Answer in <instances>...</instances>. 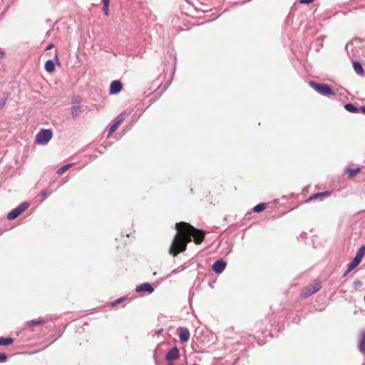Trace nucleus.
<instances>
[{"instance_id": "1", "label": "nucleus", "mask_w": 365, "mask_h": 365, "mask_svg": "<svg viewBox=\"0 0 365 365\" xmlns=\"http://www.w3.org/2000/svg\"><path fill=\"white\" fill-rule=\"evenodd\" d=\"M178 232L175 234L169 252L176 256L180 252L186 250L187 244L193 240L195 244H200L205 238V232L202 230L195 228L189 223L181 222L175 224Z\"/></svg>"}, {"instance_id": "2", "label": "nucleus", "mask_w": 365, "mask_h": 365, "mask_svg": "<svg viewBox=\"0 0 365 365\" xmlns=\"http://www.w3.org/2000/svg\"><path fill=\"white\" fill-rule=\"evenodd\" d=\"M310 86L319 93L325 96H335V93L331 86L327 84L317 83L314 81L309 82Z\"/></svg>"}, {"instance_id": "3", "label": "nucleus", "mask_w": 365, "mask_h": 365, "mask_svg": "<svg viewBox=\"0 0 365 365\" xmlns=\"http://www.w3.org/2000/svg\"><path fill=\"white\" fill-rule=\"evenodd\" d=\"M321 288L322 286L319 282H315L314 284H309L304 287L300 296L302 298H307L312 294L317 293Z\"/></svg>"}, {"instance_id": "4", "label": "nucleus", "mask_w": 365, "mask_h": 365, "mask_svg": "<svg viewBox=\"0 0 365 365\" xmlns=\"http://www.w3.org/2000/svg\"><path fill=\"white\" fill-rule=\"evenodd\" d=\"M29 205L26 202H24L21 203L17 207L12 210L7 215V219L9 220H12L18 217L23 212H24L28 207Z\"/></svg>"}, {"instance_id": "5", "label": "nucleus", "mask_w": 365, "mask_h": 365, "mask_svg": "<svg viewBox=\"0 0 365 365\" xmlns=\"http://www.w3.org/2000/svg\"><path fill=\"white\" fill-rule=\"evenodd\" d=\"M365 254V245H362L359 248L356 252L355 257L353 260L349 264L350 265V269L356 268L361 262L362 258L364 257Z\"/></svg>"}, {"instance_id": "6", "label": "nucleus", "mask_w": 365, "mask_h": 365, "mask_svg": "<svg viewBox=\"0 0 365 365\" xmlns=\"http://www.w3.org/2000/svg\"><path fill=\"white\" fill-rule=\"evenodd\" d=\"M125 118V113H120L115 120L114 123L110 125L108 137H109L110 135L113 134V132H115L118 126L121 124V123L123 121Z\"/></svg>"}, {"instance_id": "7", "label": "nucleus", "mask_w": 365, "mask_h": 365, "mask_svg": "<svg viewBox=\"0 0 365 365\" xmlns=\"http://www.w3.org/2000/svg\"><path fill=\"white\" fill-rule=\"evenodd\" d=\"M226 265L227 263L223 259H218L213 263L212 266V269L215 273L220 274L224 271V269L226 267Z\"/></svg>"}, {"instance_id": "8", "label": "nucleus", "mask_w": 365, "mask_h": 365, "mask_svg": "<svg viewBox=\"0 0 365 365\" xmlns=\"http://www.w3.org/2000/svg\"><path fill=\"white\" fill-rule=\"evenodd\" d=\"M177 332L179 335L180 341L182 343L187 342L190 338V331L186 327H179L177 329Z\"/></svg>"}, {"instance_id": "9", "label": "nucleus", "mask_w": 365, "mask_h": 365, "mask_svg": "<svg viewBox=\"0 0 365 365\" xmlns=\"http://www.w3.org/2000/svg\"><path fill=\"white\" fill-rule=\"evenodd\" d=\"M330 195V192L324 191L322 192H317L312 195L307 200H305V203L309 202L312 200H322L324 197H329Z\"/></svg>"}, {"instance_id": "10", "label": "nucleus", "mask_w": 365, "mask_h": 365, "mask_svg": "<svg viewBox=\"0 0 365 365\" xmlns=\"http://www.w3.org/2000/svg\"><path fill=\"white\" fill-rule=\"evenodd\" d=\"M179 356V349L177 347H173L166 354L165 359L168 361H172L178 359Z\"/></svg>"}, {"instance_id": "11", "label": "nucleus", "mask_w": 365, "mask_h": 365, "mask_svg": "<svg viewBox=\"0 0 365 365\" xmlns=\"http://www.w3.org/2000/svg\"><path fill=\"white\" fill-rule=\"evenodd\" d=\"M81 113V101L78 98L73 100L71 106V114L73 117H77Z\"/></svg>"}, {"instance_id": "12", "label": "nucleus", "mask_w": 365, "mask_h": 365, "mask_svg": "<svg viewBox=\"0 0 365 365\" xmlns=\"http://www.w3.org/2000/svg\"><path fill=\"white\" fill-rule=\"evenodd\" d=\"M136 292L139 293L141 292H146L148 294H151L154 292V288L152 287V285L150 283L145 282L143 283L135 288Z\"/></svg>"}, {"instance_id": "13", "label": "nucleus", "mask_w": 365, "mask_h": 365, "mask_svg": "<svg viewBox=\"0 0 365 365\" xmlns=\"http://www.w3.org/2000/svg\"><path fill=\"white\" fill-rule=\"evenodd\" d=\"M123 86L120 81H113L110 85V94L114 95L118 93L122 90Z\"/></svg>"}, {"instance_id": "14", "label": "nucleus", "mask_w": 365, "mask_h": 365, "mask_svg": "<svg viewBox=\"0 0 365 365\" xmlns=\"http://www.w3.org/2000/svg\"><path fill=\"white\" fill-rule=\"evenodd\" d=\"M353 67H354V69L355 71V72L361 76H363L364 75V68L361 66V64L358 62V61H354V63H353Z\"/></svg>"}, {"instance_id": "15", "label": "nucleus", "mask_w": 365, "mask_h": 365, "mask_svg": "<svg viewBox=\"0 0 365 365\" xmlns=\"http://www.w3.org/2000/svg\"><path fill=\"white\" fill-rule=\"evenodd\" d=\"M360 171H361L360 168H347L345 170L346 174H347L349 178H353V177L356 176V175L357 173H359Z\"/></svg>"}, {"instance_id": "16", "label": "nucleus", "mask_w": 365, "mask_h": 365, "mask_svg": "<svg viewBox=\"0 0 365 365\" xmlns=\"http://www.w3.org/2000/svg\"><path fill=\"white\" fill-rule=\"evenodd\" d=\"M358 349L361 353L365 352V331L361 334V337L358 345Z\"/></svg>"}, {"instance_id": "17", "label": "nucleus", "mask_w": 365, "mask_h": 365, "mask_svg": "<svg viewBox=\"0 0 365 365\" xmlns=\"http://www.w3.org/2000/svg\"><path fill=\"white\" fill-rule=\"evenodd\" d=\"M36 137H52V131L50 129H41Z\"/></svg>"}, {"instance_id": "18", "label": "nucleus", "mask_w": 365, "mask_h": 365, "mask_svg": "<svg viewBox=\"0 0 365 365\" xmlns=\"http://www.w3.org/2000/svg\"><path fill=\"white\" fill-rule=\"evenodd\" d=\"M45 69L48 73H52L55 69V65L53 61L48 60L45 63Z\"/></svg>"}, {"instance_id": "19", "label": "nucleus", "mask_w": 365, "mask_h": 365, "mask_svg": "<svg viewBox=\"0 0 365 365\" xmlns=\"http://www.w3.org/2000/svg\"><path fill=\"white\" fill-rule=\"evenodd\" d=\"M14 341L13 338L11 337H0V346H6L12 344Z\"/></svg>"}, {"instance_id": "20", "label": "nucleus", "mask_w": 365, "mask_h": 365, "mask_svg": "<svg viewBox=\"0 0 365 365\" xmlns=\"http://www.w3.org/2000/svg\"><path fill=\"white\" fill-rule=\"evenodd\" d=\"M344 108H345V109L347 111L351 112V113H358L360 110L359 108H358L357 107L354 106L351 103H346V104H345Z\"/></svg>"}, {"instance_id": "21", "label": "nucleus", "mask_w": 365, "mask_h": 365, "mask_svg": "<svg viewBox=\"0 0 365 365\" xmlns=\"http://www.w3.org/2000/svg\"><path fill=\"white\" fill-rule=\"evenodd\" d=\"M266 206H265V204L264 203H259V204H257V205H255L252 210L253 212H262L264 209H265Z\"/></svg>"}, {"instance_id": "22", "label": "nucleus", "mask_w": 365, "mask_h": 365, "mask_svg": "<svg viewBox=\"0 0 365 365\" xmlns=\"http://www.w3.org/2000/svg\"><path fill=\"white\" fill-rule=\"evenodd\" d=\"M72 165H73L72 163H68L63 166H61V168H59L58 169L57 173L58 175L63 174L64 172H66L67 170H68L72 166Z\"/></svg>"}, {"instance_id": "23", "label": "nucleus", "mask_w": 365, "mask_h": 365, "mask_svg": "<svg viewBox=\"0 0 365 365\" xmlns=\"http://www.w3.org/2000/svg\"><path fill=\"white\" fill-rule=\"evenodd\" d=\"M51 138H35V143L38 145H45Z\"/></svg>"}, {"instance_id": "24", "label": "nucleus", "mask_w": 365, "mask_h": 365, "mask_svg": "<svg viewBox=\"0 0 365 365\" xmlns=\"http://www.w3.org/2000/svg\"><path fill=\"white\" fill-rule=\"evenodd\" d=\"M108 145H110V144L104 141L99 147L96 148V150L100 153H103Z\"/></svg>"}, {"instance_id": "25", "label": "nucleus", "mask_w": 365, "mask_h": 365, "mask_svg": "<svg viewBox=\"0 0 365 365\" xmlns=\"http://www.w3.org/2000/svg\"><path fill=\"white\" fill-rule=\"evenodd\" d=\"M43 323V320L41 319H32L29 322H27V324L32 326H37L42 324Z\"/></svg>"}, {"instance_id": "26", "label": "nucleus", "mask_w": 365, "mask_h": 365, "mask_svg": "<svg viewBox=\"0 0 365 365\" xmlns=\"http://www.w3.org/2000/svg\"><path fill=\"white\" fill-rule=\"evenodd\" d=\"M361 285H362V282L359 279H356L353 283V287L355 289H358Z\"/></svg>"}, {"instance_id": "27", "label": "nucleus", "mask_w": 365, "mask_h": 365, "mask_svg": "<svg viewBox=\"0 0 365 365\" xmlns=\"http://www.w3.org/2000/svg\"><path fill=\"white\" fill-rule=\"evenodd\" d=\"M125 299V297H120V298L116 299L115 301L112 302V304H111L112 307H114L116 304L121 303Z\"/></svg>"}, {"instance_id": "28", "label": "nucleus", "mask_w": 365, "mask_h": 365, "mask_svg": "<svg viewBox=\"0 0 365 365\" xmlns=\"http://www.w3.org/2000/svg\"><path fill=\"white\" fill-rule=\"evenodd\" d=\"M7 360V356L5 353H0V362H5Z\"/></svg>"}, {"instance_id": "29", "label": "nucleus", "mask_w": 365, "mask_h": 365, "mask_svg": "<svg viewBox=\"0 0 365 365\" xmlns=\"http://www.w3.org/2000/svg\"><path fill=\"white\" fill-rule=\"evenodd\" d=\"M7 98H4L0 100V108H2L4 107L6 103Z\"/></svg>"}, {"instance_id": "30", "label": "nucleus", "mask_w": 365, "mask_h": 365, "mask_svg": "<svg viewBox=\"0 0 365 365\" xmlns=\"http://www.w3.org/2000/svg\"><path fill=\"white\" fill-rule=\"evenodd\" d=\"M354 269H350V265L348 264V268L345 271V272L343 274L342 277H345L347 276V274L351 272Z\"/></svg>"}, {"instance_id": "31", "label": "nucleus", "mask_w": 365, "mask_h": 365, "mask_svg": "<svg viewBox=\"0 0 365 365\" xmlns=\"http://www.w3.org/2000/svg\"><path fill=\"white\" fill-rule=\"evenodd\" d=\"M108 7H109V4H103V9L106 15H108Z\"/></svg>"}, {"instance_id": "32", "label": "nucleus", "mask_w": 365, "mask_h": 365, "mask_svg": "<svg viewBox=\"0 0 365 365\" xmlns=\"http://www.w3.org/2000/svg\"><path fill=\"white\" fill-rule=\"evenodd\" d=\"M314 0H299V2L301 4H310Z\"/></svg>"}, {"instance_id": "33", "label": "nucleus", "mask_w": 365, "mask_h": 365, "mask_svg": "<svg viewBox=\"0 0 365 365\" xmlns=\"http://www.w3.org/2000/svg\"><path fill=\"white\" fill-rule=\"evenodd\" d=\"M48 195L49 193L47 191H43L41 193V197H43V198H46Z\"/></svg>"}, {"instance_id": "34", "label": "nucleus", "mask_w": 365, "mask_h": 365, "mask_svg": "<svg viewBox=\"0 0 365 365\" xmlns=\"http://www.w3.org/2000/svg\"><path fill=\"white\" fill-rule=\"evenodd\" d=\"M53 48V44L50 43L49 45L47 46V47L46 48V50L48 51V50H51Z\"/></svg>"}, {"instance_id": "35", "label": "nucleus", "mask_w": 365, "mask_h": 365, "mask_svg": "<svg viewBox=\"0 0 365 365\" xmlns=\"http://www.w3.org/2000/svg\"><path fill=\"white\" fill-rule=\"evenodd\" d=\"M359 109H360V111H361L362 113L365 114V106H361V107L359 108Z\"/></svg>"}, {"instance_id": "36", "label": "nucleus", "mask_w": 365, "mask_h": 365, "mask_svg": "<svg viewBox=\"0 0 365 365\" xmlns=\"http://www.w3.org/2000/svg\"><path fill=\"white\" fill-rule=\"evenodd\" d=\"M103 4H109L110 0H102Z\"/></svg>"}, {"instance_id": "37", "label": "nucleus", "mask_w": 365, "mask_h": 365, "mask_svg": "<svg viewBox=\"0 0 365 365\" xmlns=\"http://www.w3.org/2000/svg\"><path fill=\"white\" fill-rule=\"evenodd\" d=\"M178 272V271L177 269H175V270H173V272H173V273H176V272Z\"/></svg>"}, {"instance_id": "38", "label": "nucleus", "mask_w": 365, "mask_h": 365, "mask_svg": "<svg viewBox=\"0 0 365 365\" xmlns=\"http://www.w3.org/2000/svg\"><path fill=\"white\" fill-rule=\"evenodd\" d=\"M161 331H163V329H160L158 330V333H160Z\"/></svg>"}]
</instances>
